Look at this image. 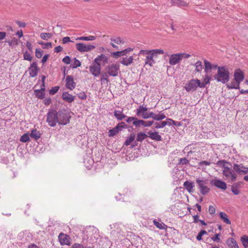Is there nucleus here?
<instances>
[{"label":"nucleus","mask_w":248,"mask_h":248,"mask_svg":"<svg viewBox=\"0 0 248 248\" xmlns=\"http://www.w3.org/2000/svg\"><path fill=\"white\" fill-rule=\"evenodd\" d=\"M62 62L65 63V64H68L70 63L71 60L70 58V57L68 56H65L64 58H63L62 60Z\"/></svg>","instance_id":"13d9d810"},{"label":"nucleus","mask_w":248,"mask_h":248,"mask_svg":"<svg viewBox=\"0 0 248 248\" xmlns=\"http://www.w3.org/2000/svg\"><path fill=\"white\" fill-rule=\"evenodd\" d=\"M133 50V48L128 47L124 50H123V52L124 55H125L126 54L129 53L131 51H132Z\"/></svg>","instance_id":"0e129e2a"},{"label":"nucleus","mask_w":248,"mask_h":248,"mask_svg":"<svg viewBox=\"0 0 248 248\" xmlns=\"http://www.w3.org/2000/svg\"><path fill=\"white\" fill-rule=\"evenodd\" d=\"M78 97L81 99H86L87 98V95L84 92H81L77 94Z\"/></svg>","instance_id":"6e6d98bb"},{"label":"nucleus","mask_w":248,"mask_h":248,"mask_svg":"<svg viewBox=\"0 0 248 248\" xmlns=\"http://www.w3.org/2000/svg\"><path fill=\"white\" fill-rule=\"evenodd\" d=\"M164 53V50L162 49L140 50L138 55L145 56L146 57L145 64L152 66L155 62L153 57H155L157 54H163Z\"/></svg>","instance_id":"f03ea898"},{"label":"nucleus","mask_w":248,"mask_h":248,"mask_svg":"<svg viewBox=\"0 0 248 248\" xmlns=\"http://www.w3.org/2000/svg\"><path fill=\"white\" fill-rule=\"evenodd\" d=\"M101 75V84H105V83H108V82H109V80L108 79V75L107 73L106 72H102L100 74Z\"/></svg>","instance_id":"cd10ccee"},{"label":"nucleus","mask_w":248,"mask_h":248,"mask_svg":"<svg viewBox=\"0 0 248 248\" xmlns=\"http://www.w3.org/2000/svg\"><path fill=\"white\" fill-rule=\"evenodd\" d=\"M116 127L118 128L119 131L122 130L123 128H128L127 124H126L124 122H121L119 123L116 126Z\"/></svg>","instance_id":"3c124183"},{"label":"nucleus","mask_w":248,"mask_h":248,"mask_svg":"<svg viewBox=\"0 0 248 248\" xmlns=\"http://www.w3.org/2000/svg\"><path fill=\"white\" fill-rule=\"evenodd\" d=\"M62 99L68 103H72L75 100V96L72 95L68 93L65 92L62 93Z\"/></svg>","instance_id":"aec40b11"},{"label":"nucleus","mask_w":248,"mask_h":248,"mask_svg":"<svg viewBox=\"0 0 248 248\" xmlns=\"http://www.w3.org/2000/svg\"><path fill=\"white\" fill-rule=\"evenodd\" d=\"M45 89L44 88H41L40 90H35L34 94L37 98L42 99L45 96Z\"/></svg>","instance_id":"c85d7f7f"},{"label":"nucleus","mask_w":248,"mask_h":248,"mask_svg":"<svg viewBox=\"0 0 248 248\" xmlns=\"http://www.w3.org/2000/svg\"><path fill=\"white\" fill-rule=\"evenodd\" d=\"M62 47L61 46H59L55 47L54 51L55 52L59 53L62 51Z\"/></svg>","instance_id":"338daca9"},{"label":"nucleus","mask_w":248,"mask_h":248,"mask_svg":"<svg viewBox=\"0 0 248 248\" xmlns=\"http://www.w3.org/2000/svg\"><path fill=\"white\" fill-rule=\"evenodd\" d=\"M171 4L173 6L185 7L188 5V3L182 0H171Z\"/></svg>","instance_id":"412c9836"},{"label":"nucleus","mask_w":248,"mask_h":248,"mask_svg":"<svg viewBox=\"0 0 248 248\" xmlns=\"http://www.w3.org/2000/svg\"><path fill=\"white\" fill-rule=\"evenodd\" d=\"M241 239L243 246L245 248H247L248 247V237L246 235H244Z\"/></svg>","instance_id":"37998d69"},{"label":"nucleus","mask_w":248,"mask_h":248,"mask_svg":"<svg viewBox=\"0 0 248 248\" xmlns=\"http://www.w3.org/2000/svg\"><path fill=\"white\" fill-rule=\"evenodd\" d=\"M195 71L197 72H201L202 68V62L200 61H198L196 62L195 64Z\"/></svg>","instance_id":"58836bf2"},{"label":"nucleus","mask_w":248,"mask_h":248,"mask_svg":"<svg viewBox=\"0 0 248 248\" xmlns=\"http://www.w3.org/2000/svg\"><path fill=\"white\" fill-rule=\"evenodd\" d=\"M220 217L223 220V222L226 223L227 224H230L231 222L230 220L228 218V215L224 212H220L219 213Z\"/></svg>","instance_id":"c756f323"},{"label":"nucleus","mask_w":248,"mask_h":248,"mask_svg":"<svg viewBox=\"0 0 248 248\" xmlns=\"http://www.w3.org/2000/svg\"><path fill=\"white\" fill-rule=\"evenodd\" d=\"M180 56L181 60H182L183 59H187L190 57V55L186 53H179Z\"/></svg>","instance_id":"052dcab7"},{"label":"nucleus","mask_w":248,"mask_h":248,"mask_svg":"<svg viewBox=\"0 0 248 248\" xmlns=\"http://www.w3.org/2000/svg\"><path fill=\"white\" fill-rule=\"evenodd\" d=\"M111 56L114 58H118L121 56H124L123 51H116L111 53Z\"/></svg>","instance_id":"09e8293b"},{"label":"nucleus","mask_w":248,"mask_h":248,"mask_svg":"<svg viewBox=\"0 0 248 248\" xmlns=\"http://www.w3.org/2000/svg\"><path fill=\"white\" fill-rule=\"evenodd\" d=\"M196 183L198 185V188L200 189L201 193L205 195L209 192L210 188L206 186L207 182L205 181L196 179Z\"/></svg>","instance_id":"1a4fd4ad"},{"label":"nucleus","mask_w":248,"mask_h":248,"mask_svg":"<svg viewBox=\"0 0 248 248\" xmlns=\"http://www.w3.org/2000/svg\"><path fill=\"white\" fill-rule=\"evenodd\" d=\"M153 222H154V225L158 228H159V229H165V224L164 223H163V222H159L157 221H156V220L155 219L154 221H153Z\"/></svg>","instance_id":"e433bc0d"},{"label":"nucleus","mask_w":248,"mask_h":248,"mask_svg":"<svg viewBox=\"0 0 248 248\" xmlns=\"http://www.w3.org/2000/svg\"><path fill=\"white\" fill-rule=\"evenodd\" d=\"M66 87L67 89L72 90L76 87V83L74 81L73 78L71 76H67L65 79Z\"/></svg>","instance_id":"4468645a"},{"label":"nucleus","mask_w":248,"mask_h":248,"mask_svg":"<svg viewBox=\"0 0 248 248\" xmlns=\"http://www.w3.org/2000/svg\"><path fill=\"white\" fill-rule=\"evenodd\" d=\"M147 137H148L147 135H146L144 133L140 132L137 134V140L138 141L141 142Z\"/></svg>","instance_id":"473e14b6"},{"label":"nucleus","mask_w":248,"mask_h":248,"mask_svg":"<svg viewBox=\"0 0 248 248\" xmlns=\"http://www.w3.org/2000/svg\"><path fill=\"white\" fill-rule=\"evenodd\" d=\"M166 118V115L161 112H160L158 114H156L155 116L154 120L156 121H160Z\"/></svg>","instance_id":"c03bdc74"},{"label":"nucleus","mask_w":248,"mask_h":248,"mask_svg":"<svg viewBox=\"0 0 248 248\" xmlns=\"http://www.w3.org/2000/svg\"><path fill=\"white\" fill-rule=\"evenodd\" d=\"M220 236V234L217 233V234H216L214 237H212L211 238V239L214 241H216V242H220V239L219 238Z\"/></svg>","instance_id":"bf43d9fd"},{"label":"nucleus","mask_w":248,"mask_h":248,"mask_svg":"<svg viewBox=\"0 0 248 248\" xmlns=\"http://www.w3.org/2000/svg\"><path fill=\"white\" fill-rule=\"evenodd\" d=\"M148 136L150 139L156 141H161L162 140L161 136L158 134L157 132H152L150 131L148 132Z\"/></svg>","instance_id":"a211bd4d"},{"label":"nucleus","mask_w":248,"mask_h":248,"mask_svg":"<svg viewBox=\"0 0 248 248\" xmlns=\"http://www.w3.org/2000/svg\"><path fill=\"white\" fill-rule=\"evenodd\" d=\"M204 63L205 65L204 72L207 74L209 73L211 70L212 69V64L209 62L207 61V60L204 61Z\"/></svg>","instance_id":"2f4dec72"},{"label":"nucleus","mask_w":248,"mask_h":248,"mask_svg":"<svg viewBox=\"0 0 248 248\" xmlns=\"http://www.w3.org/2000/svg\"><path fill=\"white\" fill-rule=\"evenodd\" d=\"M103 62V65L108 62V58L104 54L98 55L94 60L96 64H101L100 62Z\"/></svg>","instance_id":"f3484780"},{"label":"nucleus","mask_w":248,"mask_h":248,"mask_svg":"<svg viewBox=\"0 0 248 248\" xmlns=\"http://www.w3.org/2000/svg\"><path fill=\"white\" fill-rule=\"evenodd\" d=\"M58 115V112L55 109H51L48 110L46 115V122L49 126L54 127L57 123L59 124Z\"/></svg>","instance_id":"20e7f679"},{"label":"nucleus","mask_w":248,"mask_h":248,"mask_svg":"<svg viewBox=\"0 0 248 248\" xmlns=\"http://www.w3.org/2000/svg\"><path fill=\"white\" fill-rule=\"evenodd\" d=\"M189 162L186 158H181L179 159L178 165H186Z\"/></svg>","instance_id":"603ef678"},{"label":"nucleus","mask_w":248,"mask_h":248,"mask_svg":"<svg viewBox=\"0 0 248 248\" xmlns=\"http://www.w3.org/2000/svg\"><path fill=\"white\" fill-rule=\"evenodd\" d=\"M184 186L189 193L193 192L194 190L193 188L194 185L192 182L186 181L184 183Z\"/></svg>","instance_id":"b1692460"},{"label":"nucleus","mask_w":248,"mask_h":248,"mask_svg":"<svg viewBox=\"0 0 248 248\" xmlns=\"http://www.w3.org/2000/svg\"><path fill=\"white\" fill-rule=\"evenodd\" d=\"M148 113H147L146 112H141L140 114V116H141L143 119H146L148 118Z\"/></svg>","instance_id":"774afa93"},{"label":"nucleus","mask_w":248,"mask_h":248,"mask_svg":"<svg viewBox=\"0 0 248 248\" xmlns=\"http://www.w3.org/2000/svg\"><path fill=\"white\" fill-rule=\"evenodd\" d=\"M119 132V130L118 128L115 126L114 128L110 129L108 132L109 137H114Z\"/></svg>","instance_id":"ea45409f"},{"label":"nucleus","mask_w":248,"mask_h":248,"mask_svg":"<svg viewBox=\"0 0 248 248\" xmlns=\"http://www.w3.org/2000/svg\"><path fill=\"white\" fill-rule=\"evenodd\" d=\"M40 69L37 66V64L36 62H33L31 64L29 68V75L31 77H35L37 76Z\"/></svg>","instance_id":"9b49d317"},{"label":"nucleus","mask_w":248,"mask_h":248,"mask_svg":"<svg viewBox=\"0 0 248 248\" xmlns=\"http://www.w3.org/2000/svg\"><path fill=\"white\" fill-rule=\"evenodd\" d=\"M114 115L119 120H122L124 118L127 117L125 114L122 113V111L120 110L114 111Z\"/></svg>","instance_id":"7c9ffc66"},{"label":"nucleus","mask_w":248,"mask_h":248,"mask_svg":"<svg viewBox=\"0 0 248 248\" xmlns=\"http://www.w3.org/2000/svg\"><path fill=\"white\" fill-rule=\"evenodd\" d=\"M30 137L28 134L26 133L23 134L21 137L20 140L23 142H26L30 141Z\"/></svg>","instance_id":"a18cd8bd"},{"label":"nucleus","mask_w":248,"mask_h":248,"mask_svg":"<svg viewBox=\"0 0 248 248\" xmlns=\"http://www.w3.org/2000/svg\"><path fill=\"white\" fill-rule=\"evenodd\" d=\"M200 80L192 79L186 84L185 88L187 92H193L196 90L198 87H200Z\"/></svg>","instance_id":"0eeeda50"},{"label":"nucleus","mask_w":248,"mask_h":248,"mask_svg":"<svg viewBox=\"0 0 248 248\" xmlns=\"http://www.w3.org/2000/svg\"><path fill=\"white\" fill-rule=\"evenodd\" d=\"M135 138V135L134 134H131L130 136L125 140L124 144L126 146H128L130 143L133 141Z\"/></svg>","instance_id":"f704fd0d"},{"label":"nucleus","mask_w":248,"mask_h":248,"mask_svg":"<svg viewBox=\"0 0 248 248\" xmlns=\"http://www.w3.org/2000/svg\"><path fill=\"white\" fill-rule=\"evenodd\" d=\"M211 183L212 184L218 188L221 189L222 190H225L227 188L226 184L219 179L213 180H212Z\"/></svg>","instance_id":"2eb2a0df"},{"label":"nucleus","mask_w":248,"mask_h":248,"mask_svg":"<svg viewBox=\"0 0 248 248\" xmlns=\"http://www.w3.org/2000/svg\"><path fill=\"white\" fill-rule=\"evenodd\" d=\"M76 48L80 52H88L95 48V46L92 45H85L83 43H77L76 45Z\"/></svg>","instance_id":"9d476101"},{"label":"nucleus","mask_w":248,"mask_h":248,"mask_svg":"<svg viewBox=\"0 0 248 248\" xmlns=\"http://www.w3.org/2000/svg\"><path fill=\"white\" fill-rule=\"evenodd\" d=\"M58 114L59 124L66 125L69 123L71 116L66 110L64 109L60 110L58 112Z\"/></svg>","instance_id":"39448f33"},{"label":"nucleus","mask_w":248,"mask_h":248,"mask_svg":"<svg viewBox=\"0 0 248 248\" xmlns=\"http://www.w3.org/2000/svg\"><path fill=\"white\" fill-rule=\"evenodd\" d=\"M227 244L231 248H239L236 241L232 238H229L227 241Z\"/></svg>","instance_id":"a878e982"},{"label":"nucleus","mask_w":248,"mask_h":248,"mask_svg":"<svg viewBox=\"0 0 248 248\" xmlns=\"http://www.w3.org/2000/svg\"><path fill=\"white\" fill-rule=\"evenodd\" d=\"M240 83H238L236 81V80L233 79L231 82L227 84L226 86L228 89H240Z\"/></svg>","instance_id":"4be33fe9"},{"label":"nucleus","mask_w":248,"mask_h":248,"mask_svg":"<svg viewBox=\"0 0 248 248\" xmlns=\"http://www.w3.org/2000/svg\"><path fill=\"white\" fill-rule=\"evenodd\" d=\"M134 58L132 56H130L129 58H124L120 61V62L124 65L128 66L133 63Z\"/></svg>","instance_id":"393cba45"},{"label":"nucleus","mask_w":248,"mask_h":248,"mask_svg":"<svg viewBox=\"0 0 248 248\" xmlns=\"http://www.w3.org/2000/svg\"><path fill=\"white\" fill-rule=\"evenodd\" d=\"M168 124L165 121H162L161 123H155V127L156 128H161L164 127Z\"/></svg>","instance_id":"de8ad7c7"},{"label":"nucleus","mask_w":248,"mask_h":248,"mask_svg":"<svg viewBox=\"0 0 248 248\" xmlns=\"http://www.w3.org/2000/svg\"><path fill=\"white\" fill-rule=\"evenodd\" d=\"M216 209L213 206H210L209 208V212L210 214L213 215L215 213Z\"/></svg>","instance_id":"e2e57ef3"},{"label":"nucleus","mask_w":248,"mask_h":248,"mask_svg":"<svg viewBox=\"0 0 248 248\" xmlns=\"http://www.w3.org/2000/svg\"><path fill=\"white\" fill-rule=\"evenodd\" d=\"M30 136L31 138L37 140L40 138L41 133L40 131L37 130L36 129H33L31 130Z\"/></svg>","instance_id":"5701e85b"},{"label":"nucleus","mask_w":248,"mask_h":248,"mask_svg":"<svg viewBox=\"0 0 248 248\" xmlns=\"http://www.w3.org/2000/svg\"><path fill=\"white\" fill-rule=\"evenodd\" d=\"M23 57L24 59L25 60H27L29 61H31L32 60V57L31 56V55L28 53L27 51L24 53L23 54Z\"/></svg>","instance_id":"864d4df0"},{"label":"nucleus","mask_w":248,"mask_h":248,"mask_svg":"<svg viewBox=\"0 0 248 248\" xmlns=\"http://www.w3.org/2000/svg\"><path fill=\"white\" fill-rule=\"evenodd\" d=\"M234 80L238 83H241L244 78V74L239 68L237 69L234 72Z\"/></svg>","instance_id":"f8f14e48"},{"label":"nucleus","mask_w":248,"mask_h":248,"mask_svg":"<svg viewBox=\"0 0 248 248\" xmlns=\"http://www.w3.org/2000/svg\"><path fill=\"white\" fill-rule=\"evenodd\" d=\"M147 108L144 107L143 106H140L139 108L137 109V115L138 116H140V114L141 112H146Z\"/></svg>","instance_id":"79ce46f5"},{"label":"nucleus","mask_w":248,"mask_h":248,"mask_svg":"<svg viewBox=\"0 0 248 248\" xmlns=\"http://www.w3.org/2000/svg\"><path fill=\"white\" fill-rule=\"evenodd\" d=\"M154 123V121H145V123L143 124V126L146 127V126H150L151 125H152Z\"/></svg>","instance_id":"680f3d73"},{"label":"nucleus","mask_w":248,"mask_h":248,"mask_svg":"<svg viewBox=\"0 0 248 248\" xmlns=\"http://www.w3.org/2000/svg\"><path fill=\"white\" fill-rule=\"evenodd\" d=\"M59 86H55L54 87H52L51 89L49 91V93L51 95H54L59 90Z\"/></svg>","instance_id":"5fc2aeb1"},{"label":"nucleus","mask_w":248,"mask_h":248,"mask_svg":"<svg viewBox=\"0 0 248 248\" xmlns=\"http://www.w3.org/2000/svg\"><path fill=\"white\" fill-rule=\"evenodd\" d=\"M110 40L111 42H114L117 44H120L121 43L123 44L124 43V41L120 37H111L110 38Z\"/></svg>","instance_id":"a19ab883"},{"label":"nucleus","mask_w":248,"mask_h":248,"mask_svg":"<svg viewBox=\"0 0 248 248\" xmlns=\"http://www.w3.org/2000/svg\"><path fill=\"white\" fill-rule=\"evenodd\" d=\"M80 65L81 62L80 61L75 58L73 63L71 65V66L72 68L74 69L77 68L78 67L80 66Z\"/></svg>","instance_id":"49530a36"},{"label":"nucleus","mask_w":248,"mask_h":248,"mask_svg":"<svg viewBox=\"0 0 248 248\" xmlns=\"http://www.w3.org/2000/svg\"><path fill=\"white\" fill-rule=\"evenodd\" d=\"M52 36V35L50 33H41L40 34V37L43 40H47L48 38H51Z\"/></svg>","instance_id":"8fccbe9b"},{"label":"nucleus","mask_w":248,"mask_h":248,"mask_svg":"<svg viewBox=\"0 0 248 248\" xmlns=\"http://www.w3.org/2000/svg\"><path fill=\"white\" fill-rule=\"evenodd\" d=\"M225 164H229L231 166V164L225 160H219L217 162V164L219 167L223 168L222 173L225 177L226 179L229 182H233L236 181L237 176L231 167L225 166Z\"/></svg>","instance_id":"f257e3e1"},{"label":"nucleus","mask_w":248,"mask_h":248,"mask_svg":"<svg viewBox=\"0 0 248 248\" xmlns=\"http://www.w3.org/2000/svg\"><path fill=\"white\" fill-rule=\"evenodd\" d=\"M96 39L94 36H82L77 38V40L93 41Z\"/></svg>","instance_id":"72a5a7b5"},{"label":"nucleus","mask_w":248,"mask_h":248,"mask_svg":"<svg viewBox=\"0 0 248 248\" xmlns=\"http://www.w3.org/2000/svg\"><path fill=\"white\" fill-rule=\"evenodd\" d=\"M239 185H240V184L238 183H234L232 186V188H231L232 191L235 195H238L240 192L239 190L237 189V186Z\"/></svg>","instance_id":"c9c22d12"},{"label":"nucleus","mask_w":248,"mask_h":248,"mask_svg":"<svg viewBox=\"0 0 248 248\" xmlns=\"http://www.w3.org/2000/svg\"><path fill=\"white\" fill-rule=\"evenodd\" d=\"M211 78L207 74L205 75L203 81L201 82L200 80V88H204L205 86L210 83Z\"/></svg>","instance_id":"bb28decb"},{"label":"nucleus","mask_w":248,"mask_h":248,"mask_svg":"<svg viewBox=\"0 0 248 248\" xmlns=\"http://www.w3.org/2000/svg\"><path fill=\"white\" fill-rule=\"evenodd\" d=\"M232 170L236 174L240 175H245L248 173V167L244 166L242 164L234 163Z\"/></svg>","instance_id":"6e6552de"},{"label":"nucleus","mask_w":248,"mask_h":248,"mask_svg":"<svg viewBox=\"0 0 248 248\" xmlns=\"http://www.w3.org/2000/svg\"><path fill=\"white\" fill-rule=\"evenodd\" d=\"M230 72L226 66L217 67V73L214 76V79L223 84L227 83L230 80Z\"/></svg>","instance_id":"7ed1b4c3"},{"label":"nucleus","mask_w":248,"mask_h":248,"mask_svg":"<svg viewBox=\"0 0 248 248\" xmlns=\"http://www.w3.org/2000/svg\"><path fill=\"white\" fill-rule=\"evenodd\" d=\"M59 239L62 245H69L68 235L61 233L59 235Z\"/></svg>","instance_id":"6ab92c4d"},{"label":"nucleus","mask_w":248,"mask_h":248,"mask_svg":"<svg viewBox=\"0 0 248 248\" xmlns=\"http://www.w3.org/2000/svg\"><path fill=\"white\" fill-rule=\"evenodd\" d=\"M181 61L179 53L172 54L169 60V63L170 65H174L179 63Z\"/></svg>","instance_id":"dca6fc26"},{"label":"nucleus","mask_w":248,"mask_h":248,"mask_svg":"<svg viewBox=\"0 0 248 248\" xmlns=\"http://www.w3.org/2000/svg\"><path fill=\"white\" fill-rule=\"evenodd\" d=\"M120 69V65L117 63H112L107 66L105 68V71L110 76L116 77L118 75V72Z\"/></svg>","instance_id":"423d86ee"},{"label":"nucleus","mask_w":248,"mask_h":248,"mask_svg":"<svg viewBox=\"0 0 248 248\" xmlns=\"http://www.w3.org/2000/svg\"><path fill=\"white\" fill-rule=\"evenodd\" d=\"M35 56L37 58H41L42 56V51L40 49H36L35 51Z\"/></svg>","instance_id":"4d7b16f0"},{"label":"nucleus","mask_w":248,"mask_h":248,"mask_svg":"<svg viewBox=\"0 0 248 248\" xmlns=\"http://www.w3.org/2000/svg\"><path fill=\"white\" fill-rule=\"evenodd\" d=\"M90 72L95 77L100 74L101 64H93L90 67Z\"/></svg>","instance_id":"ddd939ff"},{"label":"nucleus","mask_w":248,"mask_h":248,"mask_svg":"<svg viewBox=\"0 0 248 248\" xmlns=\"http://www.w3.org/2000/svg\"><path fill=\"white\" fill-rule=\"evenodd\" d=\"M145 123V121L142 120H139L137 118H135V121L133 122V125L136 127L140 126V125L143 126Z\"/></svg>","instance_id":"4c0bfd02"},{"label":"nucleus","mask_w":248,"mask_h":248,"mask_svg":"<svg viewBox=\"0 0 248 248\" xmlns=\"http://www.w3.org/2000/svg\"><path fill=\"white\" fill-rule=\"evenodd\" d=\"M71 248H84V247L81 244L75 243L73 245Z\"/></svg>","instance_id":"69168bd1"}]
</instances>
